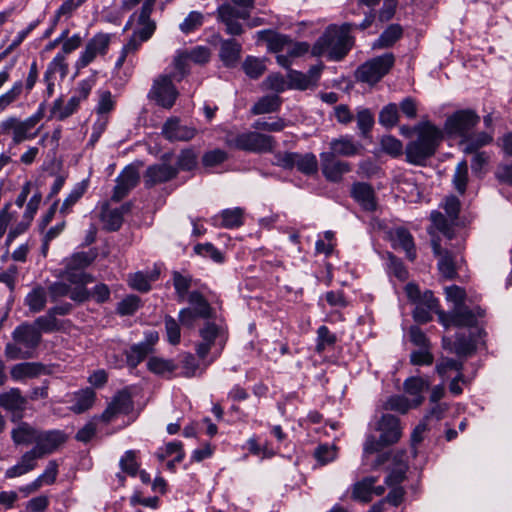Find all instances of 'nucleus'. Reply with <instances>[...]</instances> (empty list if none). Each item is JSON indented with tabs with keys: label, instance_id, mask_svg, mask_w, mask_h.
Instances as JSON below:
<instances>
[{
	"label": "nucleus",
	"instance_id": "f3484780",
	"mask_svg": "<svg viewBox=\"0 0 512 512\" xmlns=\"http://www.w3.org/2000/svg\"><path fill=\"white\" fill-rule=\"evenodd\" d=\"M377 430L380 431L381 441L384 445H393L402 436V428L398 417L392 414H383L378 421Z\"/></svg>",
	"mask_w": 512,
	"mask_h": 512
},
{
	"label": "nucleus",
	"instance_id": "c85d7f7f",
	"mask_svg": "<svg viewBox=\"0 0 512 512\" xmlns=\"http://www.w3.org/2000/svg\"><path fill=\"white\" fill-rule=\"evenodd\" d=\"M257 37L259 40L266 42L268 49L273 52H280L287 45L292 44V40L289 36L270 29L258 31Z\"/></svg>",
	"mask_w": 512,
	"mask_h": 512
},
{
	"label": "nucleus",
	"instance_id": "680f3d73",
	"mask_svg": "<svg viewBox=\"0 0 512 512\" xmlns=\"http://www.w3.org/2000/svg\"><path fill=\"white\" fill-rule=\"evenodd\" d=\"M203 20L204 16L202 13L198 11H191L184 19V21L179 25V28L183 33L188 34L201 27Z\"/></svg>",
	"mask_w": 512,
	"mask_h": 512
},
{
	"label": "nucleus",
	"instance_id": "9d476101",
	"mask_svg": "<svg viewBox=\"0 0 512 512\" xmlns=\"http://www.w3.org/2000/svg\"><path fill=\"white\" fill-rule=\"evenodd\" d=\"M217 20L224 24L225 32L231 36L243 34L244 29L239 20H246L250 17V11L237 9L230 3H224L217 8Z\"/></svg>",
	"mask_w": 512,
	"mask_h": 512
},
{
	"label": "nucleus",
	"instance_id": "3c124183",
	"mask_svg": "<svg viewBox=\"0 0 512 512\" xmlns=\"http://www.w3.org/2000/svg\"><path fill=\"white\" fill-rule=\"evenodd\" d=\"M151 352L152 349H147L140 343L131 346L126 352L128 366L131 368L137 367V365L141 363Z\"/></svg>",
	"mask_w": 512,
	"mask_h": 512
},
{
	"label": "nucleus",
	"instance_id": "c9c22d12",
	"mask_svg": "<svg viewBox=\"0 0 512 512\" xmlns=\"http://www.w3.org/2000/svg\"><path fill=\"white\" fill-rule=\"evenodd\" d=\"M395 241L406 252L407 258L414 261L416 258V249L411 233L403 227L397 228L395 230Z\"/></svg>",
	"mask_w": 512,
	"mask_h": 512
},
{
	"label": "nucleus",
	"instance_id": "a878e982",
	"mask_svg": "<svg viewBox=\"0 0 512 512\" xmlns=\"http://www.w3.org/2000/svg\"><path fill=\"white\" fill-rule=\"evenodd\" d=\"M404 391L409 394L410 396H413L412 405L414 408L420 406L423 401L424 397L422 393L429 389L430 383L429 381L425 380L422 377H409L407 378L403 383Z\"/></svg>",
	"mask_w": 512,
	"mask_h": 512
},
{
	"label": "nucleus",
	"instance_id": "4c0bfd02",
	"mask_svg": "<svg viewBox=\"0 0 512 512\" xmlns=\"http://www.w3.org/2000/svg\"><path fill=\"white\" fill-rule=\"evenodd\" d=\"M294 167L304 175L310 176L318 171V161L313 153L300 154L295 159Z\"/></svg>",
	"mask_w": 512,
	"mask_h": 512
},
{
	"label": "nucleus",
	"instance_id": "5fc2aeb1",
	"mask_svg": "<svg viewBox=\"0 0 512 512\" xmlns=\"http://www.w3.org/2000/svg\"><path fill=\"white\" fill-rule=\"evenodd\" d=\"M412 407V402H410L405 396L399 395L391 396L384 404L385 410L396 411L401 414L407 413Z\"/></svg>",
	"mask_w": 512,
	"mask_h": 512
},
{
	"label": "nucleus",
	"instance_id": "338daca9",
	"mask_svg": "<svg viewBox=\"0 0 512 512\" xmlns=\"http://www.w3.org/2000/svg\"><path fill=\"white\" fill-rule=\"evenodd\" d=\"M434 361V356L430 352V347L419 348L410 354V362L413 365H431Z\"/></svg>",
	"mask_w": 512,
	"mask_h": 512
},
{
	"label": "nucleus",
	"instance_id": "0eeeda50",
	"mask_svg": "<svg viewBox=\"0 0 512 512\" xmlns=\"http://www.w3.org/2000/svg\"><path fill=\"white\" fill-rule=\"evenodd\" d=\"M439 320L445 327H474L478 318L485 316V310L479 306L470 309L466 305L454 307L452 311L445 313L438 312Z\"/></svg>",
	"mask_w": 512,
	"mask_h": 512
},
{
	"label": "nucleus",
	"instance_id": "052dcab7",
	"mask_svg": "<svg viewBox=\"0 0 512 512\" xmlns=\"http://www.w3.org/2000/svg\"><path fill=\"white\" fill-rule=\"evenodd\" d=\"M23 90L22 81H17L12 88L0 96V112L4 111L9 105L14 103L21 95Z\"/></svg>",
	"mask_w": 512,
	"mask_h": 512
},
{
	"label": "nucleus",
	"instance_id": "ea45409f",
	"mask_svg": "<svg viewBox=\"0 0 512 512\" xmlns=\"http://www.w3.org/2000/svg\"><path fill=\"white\" fill-rule=\"evenodd\" d=\"M242 69L250 79H259L266 71L264 59L247 56L242 63Z\"/></svg>",
	"mask_w": 512,
	"mask_h": 512
},
{
	"label": "nucleus",
	"instance_id": "864d4df0",
	"mask_svg": "<svg viewBox=\"0 0 512 512\" xmlns=\"http://www.w3.org/2000/svg\"><path fill=\"white\" fill-rule=\"evenodd\" d=\"M467 181H468V166H467V162L465 160H463L457 165L454 176H453V183H454L455 189L460 194L465 193Z\"/></svg>",
	"mask_w": 512,
	"mask_h": 512
},
{
	"label": "nucleus",
	"instance_id": "1a4fd4ad",
	"mask_svg": "<svg viewBox=\"0 0 512 512\" xmlns=\"http://www.w3.org/2000/svg\"><path fill=\"white\" fill-rule=\"evenodd\" d=\"M480 117L474 110L462 109L447 117L444 130L450 136H458L461 139L479 123Z\"/></svg>",
	"mask_w": 512,
	"mask_h": 512
},
{
	"label": "nucleus",
	"instance_id": "c03bdc74",
	"mask_svg": "<svg viewBox=\"0 0 512 512\" xmlns=\"http://www.w3.org/2000/svg\"><path fill=\"white\" fill-rule=\"evenodd\" d=\"M101 220L104 223V228L108 231H118L123 223V217L115 209H109L108 204H105L101 212Z\"/></svg>",
	"mask_w": 512,
	"mask_h": 512
},
{
	"label": "nucleus",
	"instance_id": "2f4dec72",
	"mask_svg": "<svg viewBox=\"0 0 512 512\" xmlns=\"http://www.w3.org/2000/svg\"><path fill=\"white\" fill-rule=\"evenodd\" d=\"M282 99L277 94H270L261 97L252 107L251 114L261 115L276 112L280 109Z\"/></svg>",
	"mask_w": 512,
	"mask_h": 512
},
{
	"label": "nucleus",
	"instance_id": "72a5a7b5",
	"mask_svg": "<svg viewBox=\"0 0 512 512\" xmlns=\"http://www.w3.org/2000/svg\"><path fill=\"white\" fill-rule=\"evenodd\" d=\"M47 303V293L46 290L37 286L33 288L25 297V304L28 306L29 310L32 313H38L42 311Z\"/></svg>",
	"mask_w": 512,
	"mask_h": 512
},
{
	"label": "nucleus",
	"instance_id": "de8ad7c7",
	"mask_svg": "<svg viewBox=\"0 0 512 512\" xmlns=\"http://www.w3.org/2000/svg\"><path fill=\"white\" fill-rule=\"evenodd\" d=\"M147 368L152 373L163 376L166 373L174 372L177 369V365L173 360L151 357L147 362Z\"/></svg>",
	"mask_w": 512,
	"mask_h": 512
},
{
	"label": "nucleus",
	"instance_id": "9b49d317",
	"mask_svg": "<svg viewBox=\"0 0 512 512\" xmlns=\"http://www.w3.org/2000/svg\"><path fill=\"white\" fill-rule=\"evenodd\" d=\"M111 42V36L107 33H97L86 43L85 49L75 63L77 70H81L92 63L97 56L106 55Z\"/></svg>",
	"mask_w": 512,
	"mask_h": 512
},
{
	"label": "nucleus",
	"instance_id": "a18cd8bd",
	"mask_svg": "<svg viewBox=\"0 0 512 512\" xmlns=\"http://www.w3.org/2000/svg\"><path fill=\"white\" fill-rule=\"evenodd\" d=\"M96 256L97 254L94 251L74 253L66 260V269L83 270L95 260Z\"/></svg>",
	"mask_w": 512,
	"mask_h": 512
},
{
	"label": "nucleus",
	"instance_id": "c756f323",
	"mask_svg": "<svg viewBox=\"0 0 512 512\" xmlns=\"http://www.w3.org/2000/svg\"><path fill=\"white\" fill-rule=\"evenodd\" d=\"M39 430L27 422H20L11 431V437L17 445H30L36 443Z\"/></svg>",
	"mask_w": 512,
	"mask_h": 512
},
{
	"label": "nucleus",
	"instance_id": "e433bc0d",
	"mask_svg": "<svg viewBox=\"0 0 512 512\" xmlns=\"http://www.w3.org/2000/svg\"><path fill=\"white\" fill-rule=\"evenodd\" d=\"M399 108L395 103L385 105L379 112V124L386 129L395 127L399 122Z\"/></svg>",
	"mask_w": 512,
	"mask_h": 512
},
{
	"label": "nucleus",
	"instance_id": "423d86ee",
	"mask_svg": "<svg viewBox=\"0 0 512 512\" xmlns=\"http://www.w3.org/2000/svg\"><path fill=\"white\" fill-rule=\"evenodd\" d=\"M394 63V54L385 53L360 65L356 70L355 76L360 82L374 85L389 73Z\"/></svg>",
	"mask_w": 512,
	"mask_h": 512
},
{
	"label": "nucleus",
	"instance_id": "f257e3e1",
	"mask_svg": "<svg viewBox=\"0 0 512 512\" xmlns=\"http://www.w3.org/2000/svg\"><path fill=\"white\" fill-rule=\"evenodd\" d=\"M417 135L405 148L406 161L412 165L424 166L433 157L442 142L441 129L429 121L420 122L414 126Z\"/></svg>",
	"mask_w": 512,
	"mask_h": 512
},
{
	"label": "nucleus",
	"instance_id": "13d9d810",
	"mask_svg": "<svg viewBox=\"0 0 512 512\" xmlns=\"http://www.w3.org/2000/svg\"><path fill=\"white\" fill-rule=\"evenodd\" d=\"M228 158V154L226 151L222 149H213L210 151H207L202 156V164L205 167L212 168L216 167L223 162H225Z\"/></svg>",
	"mask_w": 512,
	"mask_h": 512
},
{
	"label": "nucleus",
	"instance_id": "37998d69",
	"mask_svg": "<svg viewBox=\"0 0 512 512\" xmlns=\"http://www.w3.org/2000/svg\"><path fill=\"white\" fill-rule=\"evenodd\" d=\"M337 342V336L332 333L325 325L317 329V343L315 351L318 354L323 353L327 348H333Z\"/></svg>",
	"mask_w": 512,
	"mask_h": 512
},
{
	"label": "nucleus",
	"instance_id": "5701e85b",
	"mask_svg": "<svg viewBox=\"0 0 512 512\" xmlns=\"http://www.w3.org/2000/svg\"><path fill=\"white\" fill-rule=\"evenodd\" d=\"M242 45L235 39L221 40L219 58L227 68L235 67L241 57Z\"/></svg>",
	"mask_w": 512,
	"mask_h": 512
},
{
	"label": "nucleus",
	"instance_id": "39448f33",
	"mask_svg": "<svg viewBox=\"0 0 512 512\" xmlns=\"http://www.w3.org/2000/svg\"><path fill=\"white\" fill-rule=\"evenodd\" d=\"M44 116V104L39 106L38 111L25 120H21L15 116H10L0 122V131L2 135L11 136L12 144L18 145L25 140L33 139L35 133L31 130Z\"/></svg>",
	"mask_w": 512,
	"mask_h": 512
},
{
	"label": "nucleus",
	"instance_id": "69168bd1",
	"mask_svg": "<svg viewBox=\"0 0 512 512\" xmlns=\"http://www.w3.org/2000/svg\"><path fill=\"white\" fill-rule=\"evenodd\" d=\"M120 467L123 472H126L130 476H136L139 465L136 461V453L133 450L125 452L124 456L120 460Z\"/></svg>",
	"mask_w": 512,
	"mask_h": 512
},
{
	"label": "nucleus",
	"instance_id": "6e6d98bb",
	"mask_svg": "<svg viewBox=\"0 0 512 512\" xmlns=\"http://www.w3.org/2000/svg\"><path fill=\"white\" fill-rule=\"evenodd\" d=\"M56 72H60L62 77H65L68 72V65L65 62V56L62 53H58L49 64L44 74V81H49V78H51V76Z\"/></svg>",
	"mask_w": 512,
	"mask_h": 512
},
{
	"label": "nucleus",
	"instance_id": "20e7f679",
	"mask_svg": "<svg viewBox=\"0 0 512 512\" xmlns=\"http://www.w3.org/2000/svg\"><path fill=\"white\" fill-rule=\"evenodd\" d=\"M225 143L230 148L256 154L272 152L276 145L273 136L257 131H229L225 136Z\"/></svg>",
	"mask_w": 512,
	"mask_h": 512
},
{
	"label": "nucleus",
	"instance_id": "49530a36",
	"mask_svg": "<svg viewBox=\"0 0 512 512\" xmlns=\"http://www.w3.org/2000/svg\"><path fill=\"white\" fill-rule=\"evenodd\" d=\"M198 162V155L192 148H186L180 151L177 156L176 166L178 172L191 171L196 168Z\"/></svg>",
	"mask_w": 512,
	"mask_h": 512
},
{
	"label": "nucleus",
	"instance_id": "603ef678",
	"mask_svg": "<svg viewBox=\"0 0 512 512\" xmlns=\"http://www.w3.org/2000/svg\"><path fill=\"white\" fill-rule=\"evenodd\" d=\"M42 333H51L58 330V320L49 311L43 316L38 317L32 324Z\"/></svg>",
	"mask_w": 512,
	"mask_h": 512
},
{
	"label": "nucleus",
	"instance_id": "412c9836",
	"mask_svg": "<svg viewBox=\"0 0 512 512\" xmlns=\"http://www.w3.org/2000/svg\"><path fill=\"white\" fill-rule=\"evenodd\" d=\"M49 373L47 367L40 362H21L13 365L10 369V376L14 381L33 379Z\"/></svg>",
	"mask_w": 512,
	"mask_h": 512
},
{
	"label": "nucleus",
	"instance_id": "bb28decb",
	"mask_svg": "<svg viewBox=\"0 0 512 512\" xmlns=\"http://www.w3.org/2000/svg\"><path fill=\"white\" fill-rule=\"evenodd\" d=\"M492 140V135L484 131L476 134L468 133L467 136L461 139L460 145L463 147L462 151L465 154H473L478 152L481 147L490 144Z\"/></svg>",
	"mask_w": 512,
	"mask_h": 512
},
{
	"label": "nucleus",
	"instance_id": "4468645a",
	"mask_svg": "<svg viewBox=\"0 0 512 512\" xmlns=\"http://www.w3.org/2000/svg\"><path fill=\"white\" fill-rule=\"evenodd\" d=\"M66 435L59 430L39 431L34 451L43 458L58 450L65 442Z\"/></svg>",
	"mask_w": 512,
	"mask_h": 512
},
{
	"label": "nucleus",
	"instance_id": "e2e57ef3",
	"mask_svg": "<svg viewBox=\"0 0 512 512\" xmlns=\"http://www.w3.org/2000/svg\"><path fill=\"white\" fill-rule=\"evenodd\" d=\"M195 253L209 257L216 263H222L224 260L223 254L212 243L197 244L194 247Z\"/></svg>",
	"mask_w": 512,
	"mask_h": 512
},
{
	"label": "nucleus",
	"instance_id": "7ed1b4c3",
	"mask_svg": "<svg viewBox=\"0 0 512 512\" xmlns=\"http://www.w3.org/2000/svg\"><path fill=\"white\" fill-rule=\"evenodd\" d=\"M12 341L6 343L4 356L8 360H28L36 356L41 343L40 331L28 322L18 325L12 332Z\"/></svg>",
	"mask_w": 512,
	"mask_h": 512
},
{
	"label": "nucleus",
	"instance_id": "b1692460",
	"mask_svg": "<svg viewBox=\"0 0 512 512\" xmlns=\"http://www.w3.org/2000/svg\"><path fill=\"white\" fill-rule=\"evenodd\" d=\"M213 223L226 229L238 228L244 223V209L240 207L224 209L219 216L213 218Z\"/></svg>",
	"mask_w": 512,
	"mask_h": 512
},
{
	"label": "nucleus",
	"instance_id": "774afa93",
	"mask_svg": "<svg viewBox=\"0 0 512 512\" xmlns=\"http://www.w3.org/2000/svg\"><path fill=\"white\" fill-rule=\"evenodd\" d=\"M164 323L168 342L172 345H177L181 337L179 324L173 317L168 315L165 317Z\"/></svg>",
	"mask_w": 512,
	"mask_h": 512
},
{
	"label": "nucleus",
	"instance_id": "8fccbe9b",
	"mask_svg": "<svg viewBox=\"0 0 512 512\" xmlns=\"http://www.w3.org/2000/svg\"><path fill=\"white\" fill-rule=\"evenodd\" d=\"M438 269L442 276L446 279L451 280L456 276L457 272L455 268L454 257L450 251L445 250L443 255L439 257Z\"/></svg>",
	"mask_w": 512,
	"mask_h": 512
},
{
	"label": "nucleus",
	"instance_id": "a19ab883",
	"mask_svg": "<svg viewBox=\"0 0 512 512\" xmlns=\"http://www.w3.org/2000/svg\"><path fill=\"white\" fill-rule=\"evenodd\" d=\"M356 121L360 136L367 138L375 123L373 113L368 108H360L357 110Z\"/></svg>",
	"mask_w": 512,
	"mask_h": 512
},
{
	"label": "nucleus",
	"instance_id": "f03ea898",
	"mask_svg": "<svg viewBox=\"0 0 512 512\" xmlns=\"http://www.w3.org/2000/svg\"><path fill=\"white\" fill-rule=\"evenodd\" d=\"M352 29V23H344L340 27L335 25L327 27L312 46V56L326 55L332 61L342 60L353 46L352 37L349 35Z\"/></svg>",
	"mask_w": 512,
	"mask_h": 512
},
{
	"label": "nucleus",
	"instance_id": "4be33fe9",
	"mask_svg": "<svg viewBox=\"0 0 512 512\" xmlns=\"http://www.w3.org/2000/svg\"><path fill=\"white\" fill-rule=\"evenodd\" d=\"M330 151L326 153L333 154L338 157H352L358 155L363 148L359 142H354L349 136H341L339 138L332 139L329 143Z\"/></svg>",
	"mask_w": 512,
	"mask_h": 512
},
{
	"label": "nucleus",
	"instance_id": "473e14b6",
	"mask_svg": "<svg viewBox=\"0 0 512 512\" xmlns=\"http://www.w3.org/2000/svg\"><path fill=\"white\" fill-rule=\"evenodd\" d=\"M96 394L91 388H86L74 393V404L71 410L75 413H83L90 409L95 401Z\"/></svg>",
	"mask_w": 512,
	"mask_h": 512
},
{
	"label": "nucleus",
	"instance_id": "58836bf2",
	"mask_svg": "<svg viewBox=\"0 0 512 512\" xmlns=\"http://www.w3.org/2000/svg\"><path fill=\"white\" fill-rule=\"evenodd\" d=\"M188 301L194 306L193 310L197 311L200 318L208 319L212 317L213 310L199 291H192L188 295Z\"/></svg>",
	"mask_w": 512,
	"mask_h": 512
},
{
	"label": "nucleus",
	"instance_id": "aec40b11",
	"mask_svg": "<svg viewBox=\"0 0 512 512\" xmlns=\"http://www.w3.org/2000/svg\"><path fill=\"white\" fill-rule=\"evenodd\" d=\"M352 198L363 210L374 212L377 209L376 194L373 187L365 182H356L351 187Z\"/></svg>",
	"mask_w": 512,
	"mask_h": 512
},
{
	"label": "nucleus",
	"instance_id": "0e129e2a",
	"mask_svg": "<svg viewBox=\"0 0 512 512\" xmlns=\"http://www.w3.org/2000/svg\"><path fill=\"white\" fill-rule=\"evenodd\" d=\"M286 127L285 121L282 118H277L273 122H268L263 119H258L252 124V128L255 131H267V132H280Z\"/></svg>",
	"mask_w": 512,
	"mask_h": 512
},
{
	"label": "nucleus",
	"instance_id": "7c9ffc66",
	"mask_svg": "<svg viewBox=\"0 0 512 512\" xmlns=\"http://www.w3.org/2000/svg\"><path fill=\"white\" fill-rule=\"evenodd\" d=\"M403 35L399 24H390L372 44L373 49H384L393 46Z\"/></svg>",
	"mask_w": 512,
	"mask_h": 512
},
{
	"label": "nucleus",
	"instance_id": "393cba45",
	"mask_svg": "<svg viewBox=\"0 0 512 512\" xmlns=\"http://www.w3.org/2000/svg\"><path fill=\"white\" fill-rule=\"evenodd\" d=\"M378 481L377 477L367 476L356 481L351 486V499L360 503H369L372 501L373 485Z\"/></svg>",
	"mask_w": 512,
	"mask_h": 512
},
{
	"label": "nucleus",
	"instance_id": "f704fd0d",
	"mask_svg": "<svg viewBox=\"0 0 512 512\" xmlns=\"http://www.w3.org/2000/svg\"><path fill=\"white\" fill-rule=\"evenodd\" d=\"M79 104L78 99L71 97L67 104L63 106L62 98H58L53 103L51 114L59 121H63L77 110Z\"/></svg>",
	"mask_w": 512,
	"mask_h": 512
},
{
	"label": "nucleus",
	"instance_id": "2eb2a0df",
	"mask_svg": "<svg viewBox=\"0 0 512 512\" xmlns=\"http://www.w3.org/2000/svg\"><path fill=\"white\" fill-rule=\"evenodd\" d=\"M320 160L322 174L330 182H340L343 175L351 171L349 162L339 160L333 154L322 152Z\"/></svg>",
	"mask_w": 512,
	"mask_h": 512
},
{
	"label": "nucleus",
	"instance_id": "79ce46f5",
	"mask_svg": "<svg viewBox=\"0 0 512 512\" xmlns=\"http://www.w3.org/2000/svg\"><path fill=\"white\" fill-rule=\"evenodd\" d=\"M475 350L476 344L470 336L464 333L456 335L453 348H451L452 352L456 353L458 356H469L472 355Z\"/></svg>",
	"mask_w": 512,
	"mask_h": 512
},
{
	"label": "nucleus",
	"instance_id": "a211bd4d",
	"mask_svg": "<svg viewBox=\"0 0 512 512\" xmlns=\"http://www.w3.org/2000/svg\"><path fill=\"white\" fill-rule=\"evenodd\" d=\"M194 127L182 125L180 119L171 117L162 126V135L169 141H189L196 135Z\"/></svg>",
	"mask_w": 512,
	"mask_h": 512
},
{
	"label": "nucleus",
	"instance_id": "4d7b16f0",
	"mask_svg": "<svg viewBox=\"0 0 512 512\" xmlns=\"http://www.w3.org/2000/svg\"><path fill=\"white\" fill-rule=\"evenodd\" d=\"M140 298L136 295H128L117 305L116 311L122 316L133 315L140 307Z\"/></svg>",
	"mask_w": 512,
	"mask_h": 512
},
{
	"label": "nucleus",
	"instance_id": "bf43d9fd",
	"mask_svg": "<svg viewBox=\"0 0 512 512\" xmlns=\"http://www.w3.org/2000/svg\"><path fill=\"white\" fill-rule=\"evenodd\" d=\"M192 278L190 276H184L178 271L173 272V285L176 294L180 300H183L189 288L191 287Z\"/></svg>",
	"mask_w": 512,
	"mask_h": 512
},
{
	"label": "nucleus",
	"instance_id": "dca6fc26",
	"mask_svg": "<svg viewBox=\"0 0 512 512\" xmlns=\"http://www.w3.org/2000/svg\"><path fill=\"white\" fill-rule=\"evenodd\" d=\"M178 175V168L169 164H154L146 169L144 175V185L151 188L155 185L168 182L175 179Z\"/></svg>",
	"mask_w": 512,
	"mask_h": 512
},
{
	"label": "nucleus",
	"instance_id": "ddd939ff",
	"mask_svg": "<svg viewBox=\"0 0 512 512\" xmlns=\"http://www.w3.org/2000/svg\"><path fill=\"white\" fill-rule=\"evenodd\" d=\"M139 180L140 174L137 168L132 165L126 166L116 178L111 201L120 202L138 185Z\"/></svg>",
	"mask_w": 512,
	"mask_h": 512
},
{
	"label": "nucleus",
	"instance_id": "09e8293b",
	"mask_svg": "<svg viewBox=\"0 0 512 512\" xmlns=\"http://www.w3.org/2000/svg\"><path fill=\"white\" fill-rule=\"evenodd\" d=\"M381 150L391 157H399L403 154L404 148L402 142L392 135H384L380 139Z\"/></svg>",
	"mask_w": 512,
	"mask_h": 512
},
{
	"label": "nucleus",
	"instance_id": "f8f14e48",
	"mask_svg": "<svg viewBox=\"0 0 512 512\" xmlns=\"http://www.w3.org/2000/svg\"><path fill=\"white\" fill-rule=\"evenodd\" d=\"M324 69V64L320 62L310 67L307 73L289 69L287 73L288 88L297 90H307L315 88Z\"/></svg>",
	"mask_w": 512,
	"mask_h": 512
},
{
	"label": "nucleus",
	"instance_id": "6e6552de",
	"mask_svg": "<svg viewBox=\"0 0 512 512\" xmlns=\"http://www.w3.org/2000/svg\"><path fill=\"white\" fill-rule=\"evenodd\" d=\"M147 96L158 106L171 109L179 96V92L173 84L171 76L159 75L154 79Z\"/></svg>",
	"mask_w": 512,
	"mask_h": 512
},
{
	"label": "nucleus",
	"instance_id": "6ab92c4d",
	"mask_svg": "<svg viewBox=\"0 0 512 512\" xmlns=\"http://www.w3.org/2000/svg\"><path fill=\"white\" fill-rule=\"evenodd\" d=\"M133 409L131 394L127 390L119 391L108 407L103 411L101 419L110 422L118 414H128Z\"/></svg>",
	"mask_w": 512,
	"mask_h": 512
},
{
	"label": "nucleus",
	"instance_id": "cd10ccee",
	"mask_svg": "<svg viewBox=\"0 0 512 512\" xmlns=\"http://www.w3.org/2000/svg\"><path fill=\"white\" fill-rule=\"evenodd\" d=\"M26 404L27 400L22 396L19 388H11L0 394V406L7 411H23Z\"/></svg>",
	"mask_w": 512,
	"mask_h": 512
}]
</instances>
